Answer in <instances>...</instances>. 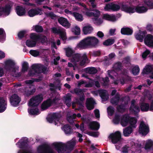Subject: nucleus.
I'll list each match as a JSON object with an SVG mask.
<instances>
[{
    "instance_id": "f257e3e1",
    "label": "nucleus",
    "mask_w": 153,
    "mask_h": 153,
    "mask_svg": "<svg viewBox=\"0 0 153 153\" xmlns=\"http://www.w3.org/2000/svg\"><path fill=\"white\" fill-rule=\"evenodd\" d=\"M99 41L94 36H88L81 41L78 44L80 48H84L90 46L92 47L97 48L99 46Z\"/></svg>"
},
{
    "instance_id": "f03ea898",
    "label": "nucleus",
    "mask_w": 153,
    "mask_h": 153,
    "mask_svg": "<svg viewBox=\"0 0 153 153\" xmlns=\"http://www.w3.org/2000/svg\"><path fill=\"white\" fill-rule=\"evenodd\" d=\"M76 141L74 140L69 141L67 144L62 143H53L56 150L58 153H63L65 151V149L72 150L76 145Z\"/></svg>"
},
{
    "instance_id": "7ed1b4c3",
    "label": "nucleus",
    "mask_w": 153,
    "mask_h": 153,
    "mask_svg": "<svg viewBox=\"0 0 153 153\" xmlns=\"http://www.w3.org/2000/svg\"><path fill=\"white\" fill-rule=\"evenodd\" d=\"M137 121V120L135 118L131 117L128 114H125L121 117L120 124L122 126L125 127L129 123L131 126L135 128L136 127V123Z\"/></svg>"
},
{
    "instance_id": "20e7f679",
    "label": "nucleus",
    "mask_w": 153,
    "mask_h": 153,
    "mask_svg": "<svg viewBox=\"0 0 153 153\" xmlns=\"http://www.w3.org/2000/svg\"><path fill=\"white\" fill-rule=\"evenodd\" d=\"M43 99L42 94H38L32 97L30 99L28 103V106L32 107L38 106Z\"/></svg>"
},
{
    "instance_id": "39448f33",
    "label": "nucleus",
    "mask_w": 153,
    "mask_h": 153,
    "mask_svg": "<svg viewBox=\"0 0 153 153\" xmlns=\"http://www.w3.org/2000/svg\"><path fill=\"white\" fill-rule=\"evenodd\" d=\"M38 153H54L50 146L47 144H44L39 146L37 149Z\"/></svg>"
},
{
    "instance_id": "423d86ee",
    "label": "nucleus",
    "mask_w": 153,
    "mask_h": 153,
    "mask_svg": "<svg viewBox=\"0 0 153 153\" xmlns=\"http://www.w3.org/2000/svg\"><path fill=\"white\" fill-rule=\"evenodd\" d=\"M31 68L35 73H45L47 70V68L40 64H34L31 66Z\"/></svg>"
},
{
    "instance_id": "0eeeda50",
    "label": "nucleus",
    "mask_w": 153,
    "mask_h": 153,
    "mask_svg": "<svg viewBox=\"0 0 153 153\" xmlns=\"http://www.w3.org/2000/svg\"><path fill=\"white\" fill-rule=\"evenodd\" d=\"M149 129L148 125H146L144 122H140L139 128L138 132L139 134L143 136H146L149 132Z\"/></svg>"
},
{
    "instance_id": "6e6552de",
    "label": "nucleus",
    "mask_w": 153,
    "mask_h": 153,
    "mask_svg": "<svg viewBox=\"0 0 153 153\" xmlns=\"http://www.w3.org/2000/svg\"><path fill=\"white\" fill-rule=\"evenodd\" d=\"M108 138L111 140V142L113 144H116L120 142L121 140V136L120 132L117 131L114 133L110 134Z\"/></svg>"
},
{
    "instance_id": "1a4fd4ad",
    "label": "nucleus",
    "mask_w": 153,
    "mask_h": 153,
    "mask_svg": "<svg viewBox=\"0 0 153 153\" xmlns=\"http://www.w3.org/2000/svg\"><path fill=\"white\" fill-rule=\"evenodd\" d=\"M135 102L136 101L134 100H131L129 110L131 113L136 116L140 112V108L138 105L136 104Z\"/></svg>"
},
{
    "instance_id": "9d476101",
    "label": "nucleus",
    "mask_w": 153,
    "mask_h": 153,
    "mask_svg": "<svg viewBox=\"0 0 153 153\" xmlns=\"http://www.w3.org/2000/svg\"><path fill=\"white\" fill-rule=\"evenodd\" d=\"M5 63V69L7 71H11L12 72H16V70L15 67V63L14 61L11 59H8L6 61Z\"/></svg>"
},
{
    "instance_id": "9b49d317",
    "label": "nucleus",
    "mask_w": 153,
    "mask_h": 153,
    "mask_svg": "<svg viewBox=\"0 0 153 153\" xmlns=\"http://www.w3.org/2000/svg\"><path fill=\"white\" fill-rule=\"evenodd\" d=\"M104 8L105 11H109L111 10L113 11H117L120 10V7L118 4L111 3L106 4Z\"/></svg>"
},
{
    "instance_id": "f8f14e48",
    "label": "nucleus",
    "mask_w": 153,
    "mask_h": 153,
    "mask_svg": "<svg viewBox=\"0 0 153 153\" xmlns=\"http://www.w3.org/2000/svg\"><path fill=\"white\" fill-rule=\"evenodd\" d=\"M61 117V115L58 114L54 113L51 116L47 118V120L50 123H53L54 121L55 124H57V122H59Z\"/></svg>"
},
{
    "instance_id": "ddd939ff",
    "label": "nucleus",
    "mask_w": 153,
    "mask_h": 153,
    "mask_svg": "<svg viewBox=\"0 0 153 153\" xmlns=\"http://www.w3.org/2000/svg\"><path fill=\"white\" fill-rule=\"evenodd\" d=\"M30 37L31 39L35 40L37 42L38 40H40L41 42L42 43H45L47 40V38L45 36H41L37 35L33 33L30 34Z\"/></svg>"
},
{
    "instance_id": "4468645a",
    "label": "nucleus",
    "mask_w": 153,
    "mask_h": 153,
    "mask_svg": "<svg viewBox=\"0 0 153 153\" xmlns=\"http://www.w3.org/2000/svg\"><path fill=\"white\" fill-rule=\"evenodd\" d=\"M21 100L20 97L17 95L15 94H12L10 99V102L11 105L14 107L18 106Z\"/></svg>"
},
{
    "instance_id": "2eb2a0df",
    "label": "nucleus",
    "mask_w": 153,
    "mask_h": 153,
    "mask_svg": "<svg viewBox=\"0 0 153 153\" xmlns=\"http://www.w3.org/2000/svg\"><path fill=\"white\" fill-rule=\"evenodd\" d=\"M121 10L127 13H132L135 12V6H130L126 4H122L121 7Z\"/></svg>"
},
{
    "instance_id": "dca6fc26",
    "label": "nucleus",
    "mask_w": 153,
    "mask_h": 153,
    "mask_svg": "<svg viewBox=\"0 0 153 153\" xmlns=\"http://www.w3.org/2000/svg\"><path fill=\"white\" fill-rule=\"evenodd\" d=\"M74 91L76 95L79 97V99L78 100L82 102H83L85 100V96L82 90L77 88H75L74 89Z\"/></svg>"
},
{
    "instance_id": "f3484780",
    "label": "nucleus",
    "mask_w": 153,
    "mask_h": 153,
    "mask_svg": "<svg viewBox=\"0 0 153 153\" xmlns=\"http://www.w3.org/2000/svg\"><path fill=\"white\" fill-rule=\"evenodd\" d=\"M79 65L82 66L86 65L90 62V61L88 59V56L86 53L81 54Z\"/></svg>"
},
{
    "instance_id": "a211bd4d",
    "label": "nucleus",
    "mask_w": 153,
    "mask_h": 153,
    "mask_svg": "<svg viewBox=\"0 0 153 153\" xmlns=\"http://www.w3.org/2000/svg\"><path fill=\"white\" fill-rule=\"evenodd\" d=\"M58 21L61 25L66 28H68L70 27L71 24L66 18L62 17H60L58 19Z\"/></svg>"
},
{
    "instance_id": "6ab92c4d",
    "label": "nucleus",
    "mask_w": 153,
    "mask_h": 153,
    "mask_svg": "<svg viewBox=\"0 0 153 153\" xmlns=\"http://www.w3.org/2000/svg\"><path fill=\"white\" fill-rule=\"evenodd\" d=\"M95 103V102L93 98H87L86 102V106L87 109L89 110H91L93 109Z\"/></svg>"
},
{
    "instance_id": "aec40b11",
    "label": "nucleus",
    "mask_w": 153,
    "mask_h": 153,
    "mask_svg": "<svg viewBox=\"0 0 153 153\" xmlns=\"http://www.w3.org/2000/svg\"><path fill=\"white\" fill-rule=\"evenodd\" d=\"M42 11V9L37 7L34 9H32L28 12V16L30 17H33L34 16L39 14L41 15L40 13Z\"/></svg>"
},
{
    "instance_id": "412c9836",
    "label": "nucleus",
    "mask_w": 153,
    "mask_h": 153,
    "mask_svg": "<svg viewBox=\"0 0 153 153\" xmlns=\"http://www.w3.org/2000/svg\"><path fill=\"white\" fill-rule=\"evenodd\" d=\"M145 44L150 47H153V36L148 34L144 39Z\"/></svg>"
},
{
    "instance_id": "4be33fe9",
    "label": "nucleus",
    "mask_w": 153,
    "mask_h": 153,
    "mask_svg": "<svg viewBox=\"0 0 153 153\" xmlns=\"http://www.w3.org/2000/svg\"><path fill=\"white\" fill-rule=\"evenodd\" d=\"M100 96L102 100V101H106L109 98L108 94L107 91L105 90H100L99 91Z\"/></svg>"
},
{
    "instance_id": "5701e85b",
    "label": "nucleus",
    "mask_w": 153,
    "mask_h": 153,
    "mask_svg": "<svg viewBox=\"0 0 153 153\" xmlns=\"http://www.w3.org/2000/svg\"><path fill=\"white\" fill-rule=\"evenodd\" d=\"M7 101L3 97H0V113H2L6 109L7 107Z\"/></svg>"
},
{
    "instance_id": "b1692460",
    "label": "nucleus",
    "mask_w": 153,
    "mask_h": 153,
    "mask_svg": "<svg viewBox=\"0 0 153 153\" xmlns=\"http://www.w3.org/2000/svg\"><path fill=\"white\" fill-rule=\"evenodd\" d=\"M93 12H86V15L89 17L94 16V17H99L100 15V11L96 9L91 10Z\"/></svg>"
},
{
    "instance_id": "393cba45",
    "label": "nucleus",
    "mask_w": 153,
    "mask_h": 153,
    "mask_svg": "<svg viewBox=\"0 0 153 153\" xmlns=\"http://www.w3.org/2000/svg\"><path fill=\"white\" fill-rule=\"evenodd\" d=\"M121 33L122 35H131L133 32L132 29L128 27H123L121 30Z\"/></svg>"
},
{
    "instance_id": "a878e982",
    "label": "nucleus",
    "mask_w": 153,
    "mask_h": 153,
    "mask_svg": "<svg viewBox=\"0 0 153 153\" xmlns=\"http://www.w3.org/2000/svg\"><path fill=\"white\" fill-rule=\"evenodd\" d=\"M16 10L17 14L19 16H23L26 13L25 8L21 6H17Z\"/></svg>"
},
{
    "instance_id": "bb28decb",
    "label": "nucleus",
    "mask_w": 153,
    "mask_h": 153,
    "mask_svg": "<svg viewBox=\"0 0 153 153\" xmlns=\"http://www.w3.org/2000/svg\"><path fill=\"white\" fill-rule=\"evenodd\" d=\"M148 9L144 6H140L139 5L135 6V12L139 13H143L146 12Z\"/></svg>"
},
{
    "instance_id": "cd10ccee",
    "label": "nucleus",
    "mask_w": 153,
    "mask_h": 153,
    "mask_svg": "<svg viewBox=\"0 0 153 153\" xmlns=\"http://www.w3.org/2000/svg\"><path fill=\"white\" fill-rule=\"evenodd\" d=\"M52 104L51 99H48L46 101H44L42 103L41 106V109L43 110H45L51 106Z\"/></svg>"
},
{
    "instance_id": "c85d7f7f",
    "label": "nucleus",
    "mask_w": 153,
    "mask_h": 153,
    "mask_svg": "<svg viewBox=\"0 0 153 153\" xmlns=\"http://www.w3.org/2000/svg\"><path fill=\"white\" fill-rule=\"evenodd\" d=\"M100 124L97 121H92L89 124V128L91 130L97 131L100 128Z\"/></svg>"
},
{
    "instance_id": "c756f323",
    "label": "nucleus",
    "mask_w": 153,
    "mask_h": 153,
    "mask_svg": "<svg viewBox=\"0 0 153 153\" xmlns=\"http://www.w3.org/2000/svg\"><path fill=\"white\" fill-rule=\"evenodd\" d=\"M21 141L20 142V140L17 143L19 146V147L21 149L25 148L27 147L28 146V139L25 137L24 139L21 140Z\"/></svg>"
},
{
    "instance_id": "7c9ffc66",
    "label": "nucleus",
    "mask_w": 153,
    "mask_h": 153,
    "mask_svg": "<svg viewBox=\"0 0 153 153\" xmlns=\"http://www.w3.org/2000/svg\"><path fill=\"white\" fill-rule=\"evenodd\" d=\"M62 129L66 134H70L73 133V129L68 124L64 125Z\"/></svg>"
},
{
    "instance_id": "2f4dec72",
    "label": "nucleus",
    "mask_w": 153,
    "mask_h": 153,
    "mask_svg": "<svg viewBox=\"0 0 153 153\" xmlns=\"http://www.w3.org/2000/svg\"><path fill=\"white\" fill-rule=\"evenodd\" d=\"M120 99V95L118 93L116 94L114 97H113L110 100L111 103L113 105H117Z\"/></svg>"
},
{
    "instance_id": "473e14b6",
    "label": "nucleus",
    "mask_w": 153,
    "mask_h": 153,
    "mask_svg": "<svg viewBox=\"0 0 153 153\" xmlns=\"http://www.w3.org/2000/svg\"><path fill=\"white\" fill-rule=\"evenodd\" d=\"M102 18L106 20L112 22H115L116 20V17L115 15L111 16L107 14H104Z\"/></svg>"
},
{
    "instance_id": "72a5a7b5",
    "label": "nucleus",
    "mask_w": 153,
    "mask_h": 153,
    "mask_svg": "<svg viewBox=\"0 0 153 153\" xmlns=\"http://www.w3.org/2000/svg\"><path fill=\"white\" fill-rule=\"evenodd\" d=\"M132 126H128L123 130V134L124 135L125 137L128 136L133 131V129Z\"/></svg>"
},
{
    "instance_id": "f704fd0d",
    "label": "nucleus",
    "mask_w": 153,
    "mask_h": 153,
    "mask_svg": "<svg viewBox=\"0 0 153 153\" xmlns=\"http://www.w3.org/2000/svg\"><path fill=\"white\" fill-rule=\"evenodd\" d=\"M6 33L4 30L0 28V42L3 43L6 40Z\"/></svg>"
},
{
    "instance_id": "c9c22d12",
    "label": "nucleus",
    "mask_w": 153,
    "mask_h": 153,
    "mask_svg": "<svg viewBox=\"0 0 153 153\" xmlns=\"http://www.w3.org/2000/svg\"><path fill=\"white\" fill-rule=\"evenodd\" d=\"M93 30V27L90 26H84L82 29V31L85 35L90 34L91 33Z\"/></svg>"
},
{
    "instance_id": "e433bc0d",
    "label": "nucleus",
    "mask_w": 153,
    "mask_h": 153,
    "mask_svg": "<svg viewBox=\"0 0 153 153\" xmlns=\"http://www.w3.org/2000/svg\"><path fill=\"white\" fill-rule=\"evenodd\" d=\"M32 40L27 39L26 42V45L28 47L32 48L36 45L37 41L34 40Z\"/></svg>"
},
{
    "instance_id": "4c0bfd02",
    "label": "nucleus",
    "mask_w": 153,
    "mask_h": 153,
    "mask_svg": "<svg viewBox=\"0 0 153 153\" xmlns=\"http://www.w3.org/2000/svg\"><path fill=\"white\" fill-rule=\"evenodd\" d=\"M86 72L90 74H94L98 71L97 69L95 67H88L85 68Z\"/></svg>"
},
{
    "instance_id": "58836bf2",
    "label": "nucleus",
    "mask_w": 153,
    "mask_h": 153,
    "mask_svg": "<svg viewBox=\"0 0 153 153\" xmlns=\"http://www.w3.org/2000/svg\"><path fill=\"white\" fill-rule=\"evenodd\" d=\"M72 14L76 20L81 22L83 20V17L82 14L76 12H73Z\"/></svg>"
},
{
    "instance_id": "ea45409f",
    "label": "nucleus",
    "mask_w": 153,
    "mask_h": 153,
    "mask_svg": "<svg viewBox=\"0 0 153 153\" xmlns=\"http://www.w3.org/2000/svg\"><path fill=\"white\" fill-rule=\"evenodd\" d=\"M140 107L141 110L142 111H147L149 110V105L148 103H142Z\"/></svg>"
},
{
    "instance_id": "a19ab883",
    "label": "nucleus",
    "mask_w": 153,
    "mask_h": 153,
    "mask_svg": "<svg viewBox=\"0 0 153 153\" xmlns=\"http://www.w3.org/2000/svg\"><path fill=\"white\" fill-rule=\"evenodd\" d=\"M81 54L79 53H76L73 55L71 59L72 62H78L80 61Z\"/></svg>"
},
{
    "instance_id": "79ce46f5",
    "label": "nucleus",
    "mask_w": 153,
    "mask_h": 153,
    "mask_svg": "<svg viewBox=\"0 0 153 153\" xmlns=\"http://www.w3.org/2000/svg\"><path fill=\"white\" fill-rule=\"evenodd\" d=\"M1 10V13H4L8 15L10 13L11 7L10 5H7L4 7L0 8Z\"/></svg>"
},
{
    "instance_id": "37998d69",
    "label": "nucleus",
    "mask_w": 153,
    "mask_h": 153,
    "mask_svg": "<svg viewBox=\"0 0 153 153\" xmlns=\"http://www.w3.org/2000/svg\"><path fill=\"white\" fill-rule=\"evenodd\" d=\"M152 68L153 67L151 65L147 66L143 69V73L144 74H148L151 73L152 74Z\"/></svg>"
},
{
    "instance_id": "c03bdc74",
    "label": "nucleus",
    "mask_w": 153,
    "mask_h": 153,
    "mask_svg": "<svg viewBox=\"0 0 153 153\" xmlns=\"http://www.w3.org/2000/svg\"><path fill=\"white\" fill-rule=\"evenodd\" d=\"M52 33L54 34L61 35L62 37L63 31L61 29L58 28L56 27H53L51 28Z\"/></svg>"
},
{
    "instance_id": "a18cd8bd",
    "label": "nucleus",
    "mask_w": 153,
    "mask_h": 153,
    "mask_svg": "<svg viewBox=\"0 0 153 153\" xmlns=\"http://www.w3.org/2000/svg\"><path fill=\"white\" fill-rule=\"evenodd\" d=\"M64 99L65 104L68 107H70L71 105V96L67 95L65 97H64Z\"/></svg>"
},
{
    "instance_id": "49530a36",
    "label": "nucleus",
    "mask_w": 153,
    "mask_h": 153,
    "mask_svg": "<svg viewBox=\"0 0 153 153\" xmlns=\"http://www.w3.org/2000/svg\"><path fill=\"white\" fill-rule=\"evenodd\" d=\"M65 49L66 56L69 57H72L74 53L72 49L69 48H66Z\"/></svg>"
},
{
    "instance_id": "de8ad7c7",
    "label": "nucleus",
    "mask_w": 153,
    "mask_h": 153,
    "mask_svg": "<svg viewBox=\"0 0 153 153\" xmlns=\"http://www.w3.org/2000/svg\"><path fill=\"white\" fill-rule=\"evenodd\" d=\"M114 42V40L113 39H108L103 42L104 45L106 46L111 45Z\"/></svg>"
},
{
    "instance_id": "09e8293b",
    "label": "nucleus",
    "mask_w": 153,
    "mask_h": 153,
    "mask_svg": "<svg viewBox=\"0 0 153 153\" xmlns=\"http://www.w3.org/2000/svg\"><path fill=\"white\" fill-rule=\"evenodd\" d=\"M33 30L37 33H41L43 31L42 27L39 25H36L33 27Z\"/></svg>"
},
{
    "instance_id": "8fccbe9b",
    "label": "nucleus",
    "mask_w": 153,
    "mask_h": 153,
    "mask_svg": "<svg viewBox=\"0 0 153 153\" xmlns=\"http://www.w3.org/2000/svg\"><path fill=\"white\" fill-rule=\"evenodd\" d=\"M144 4L146 5L149 9H153V1L150 0H145Z\"/></svg>"
},
{
    "instance_id": "3c124183",
    "label": "nucleus",
    "mask_w": 153,
    "mask_h": 153,
    "mask_svg": "<svg viewBox=\"0 0 153 153\" xmlns=\"http://www.w3.org/2000/svg\"><path fill=\"white\" fill-rule=\"evenodd\" d=\"M29 113L32 115H37L39 112V110L38 108H31L28 110Z\"/></svg>"
},
{
    "instance_id": "603ef678",
    "label": "nucleus",
    "mask_w": 153,
    "mask_h": 153,
    "mask_svg": "<svg viewBox=\"0 0 153 153\" xmlns=\"http://www.w3.org/2000/svg\"><path fill=\"white\" fill-rule=\"evenodd\" d=\"M29 68V64L27 62H24L22 65V72H25L27 71Z\"/></svg>"
},
{
    "instance_id": "864d4df0",
    "label": "nucleus",
    "mask_w": 153,
    "mask_h": 153,
    "mask_svg": "<svg viewBox=\"0 0 153 153\" xmlns=\"http://www.w3.org/2000/svg\"><path fill=\"white\" fill-rule=\"evenodd\" d=\"M125 77H122L120 79L121 84L123 85L130 80L129 77L128 76Z\"/></svg>"
},
{
    "instance_id": "5fc2aeb1",
    "label": "nucleus",
    "mask_w": 153,
    "mask_h": 153,
    "mask_svg": "<svg viewBox=\"0 0 153 153\" xmlns=\"http://www.w3.org/2000/svg\"><path fill=\"white\" fill-rule=\"evenodd\" d=\"M114 68L116 70L120 71L121 70L122 68V63L119 62L116 63L114 65Z\"/></svg>"
},
{
    "instance_id": "6e6d98bb",
    "label": "nucleus",
    "mask_w": 153,
    "mask_h": 153,
    "mask_svg": "<svg viewBox=\"0 0 153 153\" xmlns=\"http://www.w3.org/2000/svg\"><path fill=\"white\" fill-rule=\"evenodd\" d=\"M140 71V69L139 66L137 65L136 66L133 68L132 69V73L135 76L138 75Z\"/></svg>"
},
{
    "instance_id": "4d7b16f0",
    "label": "nucleus",
    "mask_w": 153,
    "mask_h": 153,
    "mask_svg": "<svg viewBox=\"0 0 153 153\" xmlns=\"http://www.w3.org/2000/svg\"><path fill=\"white\" fill-rule=\"evenodd\" d=\"M120 116L118 114H116L113 121L114 124H117L119 123L120 121Z\"/></svg>"
},
{
    "instance_id": "13d9d810",
    "label": "nucleus",
    "mask_w": 153,
    "mask_h": 153,
    "mask_svg": "<svg viewBox=\"0 0 153 153\" xmlns=\"http://www.w3.org/2000/svg\"><path fill=\"white\" fill-rule=\"evenodd\" d=\"M152 142L151 140H150L146 143L144 147L146 150L151 149L152 146Z\"/></svg>"
},
{
    "instance_id": "bf43d9fd",
    "label": "nucleus",
    "mask_w": 153,
    "mask_h": 153,
    "mask_svg": "<svg viewBox=\"0 0 153 153\" xmlns=\"http://www.w3.org/2000/svg\"><path fill=\"white\" fill-rule=\"evenodd\" d=\"M108 114L110 116H112L114 112V108L111 106H109L107 108Z\"/></svg>"
},
{
    "instance_id": "052dcab7",
    "label": "nucleus",
    "mask_w": 153,
    "mask_h": 153,
    "mask_svg": "<svg viewBox=\"0 0 153 153\" xmlns=\"http://www.w3.org/2000/svg\"><path fill=\"white\" fill-rule=\"evenodd\" d=\"M30 53L34 57H36L39 54V52L37 50H31L29 51Z\"/></svg>"
},
{
    "instance_id": "680f3d73",
    "label": "nucleus",
    "mask_w": 153,
    "mask_h": 153,
    "mask_svg": "<svg viewBox=\"0 0 153 153\" xmlns=\"http://www.w3.org/2000/svg\"><path fill=\"white\" fill-rule=\"evenodd\" d=\"M26 33L25 30H23L19 31L18 34V36L19 39H22L24 37Z\"/></svg>"
},
{
    "instance_id": "e2e57ef3",
    "label": "nucleus",
    "mask_w": 153,
    "mask_h": 153,
    "mask_svg": "<svg viewBox=\"0 0 153 153\" xmlns=\"http://www.w3.org/2000/svg\"><path fill=\"white\" fill-rule=\"evenodd\" d=\"M135 37L137 39L139 40L140 42H142L143 41V39L144 38L143 36L140 33L137 34L135 36Z\"/></svg>"
},
{
    "instance_id": "0e129e2a",
    "label": "nucleus",
    "mask_w": 153,
    "mask_h": 153,
    "mask_svg": "<svg viewBox=\"0 0 153 153\" xmlns=\"http://www.w3.org/2000/svg\"><path fill=\"white\" fill-rule=\"evenodd\" d=\"M46 16L48 17H49L52 19H53L54 18L56 17V16L52 12H50L45 13Z\"/></svg>"
},
{
    "instance_id": "69168bd1",
    "label": "nucleus",
    "mask_w": 153,
    "mask_h": 153,
    "mask_svg": "<svg viewBox=\"0 0 153 153\" xmlns=\"http://www.w3.org/2000/svg\"><path fill=\"white\" fill-rule=\"evenodd\" d=\"M146 29L148 31L152 33H153V25L151 24H148L146 27Z\"/></svg>"
},
{
    "instance_id": "338daca9",
    "label": "nucleus",
    "mask_w": 153,
    "mask_h": 153,
    "mask_svg": "<svg viewBox=\"0 0 153 153\" xmlns=\"http://www.w3.org/2000/svg\"><path fill=\"white\" fill-rule=\"evenodd\" d=\"M74 34L76 35H78L80 34V30L79 27L77 26H75L74 30L73 31Z\"/></svg>"
},
{
    "instance_id": "774afa93",
    "label": "nucleus",
    "mask_w": 153,
    "mask_h": 153,
    "mask_svg": "<svg viewBox=\"0 0 153 153\" xmlns=\"http://www.w3.org/2000/svg\"><path fill=\"white\" fill-rule=\"evenodd\" d=\"M117 109L119 112L124 111L125 110L124 105L123 104H121L118 105Z\"/></svg>"
}]
</instances>
